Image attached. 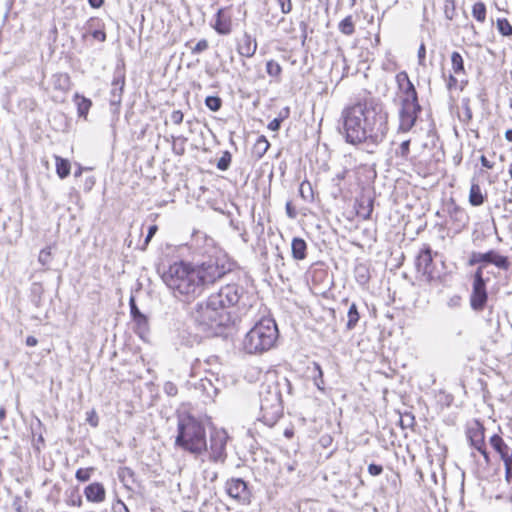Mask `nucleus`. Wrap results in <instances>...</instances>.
Wrapping results in <instances>:
<instances>
[{
    "mask_svg": "<svg viewBox=\"0 0 512 512\" xmlns=\"http://www.w3.org/2000/svg\"><path fill=\"white\" fill-rule=\"evenodd\" d=\"M345 139L358 145L366 141L381 142L388 132V113L374 98L359 101L342 111Z\"/></svg>",
    "mask_w": 512,
    "mask_h": 512,
    "instance_id": "1",
    "label": "nucleus"
},
{
    "mask_svg": "<svg viewBox=\"0 0 512 512\" xmlns=\"http://www.w3.org/2000/svg\"><path fill=\"white\" fill-rule=\"evenodd\" d=\"M200 279L194 265L184 261L173 263L162 275L163 282L173 295L184 302L193 301L203 293Z\"/></svg>",
    "mask_w": 512,
    "mask_h": 512,
    "instance_id": "2",
    "label": "nucleus"
},
{
    "mask_svg": "<svg viewBox=\"0 0 512 512\" xmlns=\"http://www.w3.org/2000/svg\"><path fill=\"white\" fill-rule=\"evenodd\" d=\"M175 445L183 450L199 455L206 449V431L201 421L183 413L178 415Z\"/></svg>",
    "mask_w": 512,
    "mask_h": 512,
    "instance_id": "3",
    "label": "nucleus"
},
{
    "mask_svg": "<svg viewBox=\"0 0 512 512\" xmlns=\"http://www.w3.org/2000/svg\"><path fill=\"white\" fill-rule=\"evenodd\" d=\"M192 319L200 332L206 336H216L229 324L231 318L228 311L213 305L212 300L207 298L196 305Z\"/></svg>",
    "mask_w": 512,
    "mask_h": 512,
    "instance_id": "4",
    "label": "nucleus"
},
{
    "mask_svg": "<svg viewBox=\"0 0 512 512\" xmlns=\"http://www.w3.org/2000/svg\"><path fill=\"white\" fill-rule=\"evenodd\" d=\"M278 328L271 318H262L246 333L242 348L248 354H261L274 347Z\"/></svg>",
    "mask_w": 512,
    "mask_h": 512,
    "instance_id": "5",
    "label": "nucleus"
},
{
    "mask_svg": "<svg viewBox=\"0 0 512 512\" xmlns=\"http://www.w3.org/2000/svg\"><path fill=\"white\" fill-rule=\"evenodd\" d=\"M260 415L258 420L272 427L283 414L281 392L277 384H264L259 391Z\"/></svg>",
    "mask_w": 512,
    "mask_h": 512,
    "instance_id": "6",
    "label": "nucleus"
},
{
    "mask_svg": "<svg viewBox=\"0 0 512 512\" xmlns=\"http://www.w3.org/2000/svg\"><path fill=\"white\" fill-rule=\"evenodd\" d=\"M194 267L201 277L200 281L204 289L231 271V264L224 257H210Z\"/></svg>",
    "mask_w": 512,
    "mask_h": 512,
    "instance_id": "7",
    "label": "nucleus"
},
{
    "mask_svg": "<svg viewBox=\"0 0 512 512\" xmlns=\"http://www.w3.org/2000/svg\"><path fill=\"white\" fill-rule=\"evenodd\" d=\"M245 294V289L235 283L227 284L221 287L216 293L211 294L208 298L212 300V304L218 308L227 311V309L237 305Z\"/></svg>",
    "mask_w": 512,
    "mask_h": 512,
    "instance_id": "8",
    "label": "nucleus"
},
{
    "mask_svg": "<svg viewBox=\"0 0 512 512\" xmlns=\"http://www.w3.org/2000/svg\"><path fill=\"white\" fill-rule=\"evenodd\" d=\"M422 107L419 102L400 101L398 133H408L415 126Z\"/></svg>",
    "mask_w": 512,
    "mask_h": 512,
    "instance_id": "9",
    "label": "nucleus"
},
{
    "mask_svg": "<svg viewBox=\"0 0 512 512\" xmlns=\"http://www.w3.org/2000/svg\"><path fill=\"white\" fill-rule=\"evenodd\" d=\"M125 87V69L124 65H117L111 82L109 103L112 114L117 115L120 111L122 94Z\"/></svg>",
    "mask_w": 512,
    "mask_h": 512,
    "instance_id": "10",
    "label": "nucleus"
},
{
    "mask_svg": "<svg viewBox=\"0 0 512 512\" xmlns=\"http://www.w3.org/2000/svg\"><path fill=\"white\" fill-rule=\"evenodd\" d=\"M228 435L224 430H214L210 434L209 446L206 449L209 459L215 463H224L227 458L226 444Z\"/></svg>",
    "mask_w": 512,
    "mask_h": 512,
    "instance_id": "11",
    "label": "nucleus"
},
{
    "mask_svg": "<svg viewBox=\"0 0 512 512\" xmlns=\"http://www.w3.org/2000/svg\"><path fill=\"white\" fill-rule=\"evenodd\" d=\"M487 299L486 281L483 278V267L480 266L473 276L472 292L470 295L471 308L475 311H482L485 308Z\"/></svg>",
    "mask_w": 512,
    "mask_h": 512,
    "instance_id": "12",
    "label": "nucleus"
},
{
    "mask_svg": "<svg viewBox=\"0 0 512 512\" xmlns=\"http://www.w3.org/2000/svg\"><path fill=\"white\" fill-rule=\"evenodd\" d=\"M416 269L422 274L427 282H432L440 277L433 263L432 249L429 245H424L416 258Z\"/></svg>",
    "mask_w": 512,
    "mask_h": 512,
    "instance_id": "13",
    "label": "nucleus"
},
{
    "mask_svg": "<svg viewBox=\"0 0 512 512\" xmlns=\"http://www.w3.org/2000/svg\"><path fill=\"white\" fill-rule=\"evenodd\" d=\"M225 491L229 497L237 501L241 505H249L251 503V491L247 482L242 478H230L225 483Z\"/></svg>",
    "mask_w": 512,
    "mask_h": 512,
    "instance_id": "14",
    "label": "nucleus"
},
{
    "mask_svg": "<svg viewBox=\"0 0 512 512\" xmlns=\"http://www.w3.org/2000/svg\"><path fill=\"white\" fill-rule=\"evenodd\" d=\"M484 432L483 425L479 421H474L468 426L466 436L470 445L479 451L483 455L486 464H489L490 457L486 450Z\"/></svg>",
    "mask_w": 512,
    "mask_h": 512,
    "instance_id": "15",
    "label": "nucleus"
},
{
    "mask_svg": "<svg viewBox=\"0 0 512 512\" xmlns=\"http://www.w3.org/2000/svg\"><path fill=\"white\" fill-rule=\"evenodd\" d=\"M477 263H489L495 265L501 270H508L510 268V262L508 257L500 255L494 250H489L486 253L474 252L469 260L470 265Z\"/></svg>",
    "mask_w": 512,
    "mask_h": 512,
    "instance_id": "16",
    "label": "nucleus"
},
{
    "mask_svg": "<svg viewBox=\"0 0 512 512\" xmlns=\"http://www.w3.org/2000/svg\"><path fill=\"white\" fill-rule=\"evenodd\" d=\"M396 81L402 92L400 101L419 102L417 91L406 72L398 73L396 75Z\"/></svg>",
    "mask_w": 512,
    "mask_h": 512,
    "instance_id": "17",
    "label": "nucleus"
},
{
    "mask_svg": "<svg viewBox=\"0 0 512 512\" xmlns=\"http://www.w3.org/2000/svg\"><path fill=\"white\" fill-rule=\"evenodd\" d=\"M212 27L220 35H228L232 30V19L228 9L220 8L215 14V22Z\"/></svg>",
    "mask_w": 512,
    "mask_h": 512,
    "instance_id": "18",
    "label": "nucleus"
},
{
    "mask_svg": "<svg viewBox=\"0 0 512 512\" xmlns=\"http://www.w3.org/2000/svg\"><path fill=\"white\" fill-rule=\"evenodd\" d=\"M489 443L503 462H512V448L505 443L501 436L494 434L490 437Z\"/></svg>",
    "mask_w": 512,
    "mask_h": 512,
    "instance_id": "19",
    "label": "nucleus"
},
{
    "mask_svg": "<svg viewBox=\"0 0 512 512\" xmlns=\"http://www.w3.org/2000/svg\"><path fill=\"white\" fill-rule=\"evenodd\" d=\"M257 50V42L250 34L244 33L237 42V52L246 58H251Z\"/></svg>",
    "mask_w": 512,
    "mask_h": 512,
    "instance_id": "20",
    "label": "nucleus"
},
{
    "mask_svg": "<svg viewBox=\"0 0 512 512\" xmlns=\"http://www.w3.org/2000/svg\"><path fill=\"white\" fill-rule=\"evenodd\" d=\"M84 494L88 501L100 503L105 500L106 492L101 483L95 482L85 488Z\"/></svg>",
    "mask_w": 512,
    "mask_h": 512,
    "instance_id": "21",
    "label": "nucleus"
},
{
    "mask_svg": "<svg viewBox=\"0 0 512 512\" xmlns=\"http://www.w3.org/2000/svg\"><path fill=\"white\" fill-rule=\"evenodd\" d=\"M292 257L295 260H304L307 256V244L304 239L295 237L291 242Z\"/></svg>",
    "mask_w": 512,
    "mask_h": 512,
    "instance_id": "22",
    "label": "nucleus"
},
{
    "mask_svg": "<svg viewBox=\"0 0 512 512\" xmlns=\"http://www.w3.org/2000/svg\"><path fill=\"white\" fill-rule=\"evenodd\" d=\"M270 147V143L264 135L257 138L253 145L252 153L257 159H261Z\"/></svg>",
    "mask_w": 512,
    "mask_h": 512,
    "instance_id": "23",
    "label": "nucleus"
},
{
    "mask_svg": "<svg viewBox=\"0 0 512 512\" xmlns=\"http://www.w3.org/2000/svg\"><path fill=\"white\" fill-rule=\"evenodd\" d=\"M484 196L481 188L477 183H473L470 188L469 202L472 206H480L484 203Z\"/></svg>",
    "mask_w": 512,
    "mask_h": 512,
    "instance_id": "24",
    "label": "nucleus"
},
{
    "mask_svg": "<svg viewBox=\"0 0 512 512\" xmlns=\"http://www.w3.org/2000/svg\"><path fill=\"white\" fill-rule=\"evenodd\" d=\"M75 100L79 117H86L92 105L91 100L85 97H81L78 94H76Z\"/></svg>",
    "mask_w": 512,
    "mask_h": 512,
    "instance_id": "25",
    "label": "nucleus"
},
{
    "mask_svg": "<svg viewBox=\"0 0 512 512\" xmlns=\"http://www.w3.org/2000/svg\"><path fill=\"white\" fill-rule=\"evenodd\" d=\"M452 70L455 74H465L464 60L461 54L457 51L451 54Z\"/></svg>",
    "mask_w": 512,
    "mask_h": 512,
    "instance_id": "26",
    "label": "nucleus"
},
{
    "mask_svg": "<svg viewBox=\"0 0 512 512\" xmlns=\"http://www.w3.org/2000/svg\"><path fill=\"white\" fill-rule=\"evenodd\" d=\"M347 317H348V321H347L346 327L348 330H352L356 327V325L360 319V314L358 312V309H357V306L355 303H352L350 305L348 312H347Z\"/></svg>",
    "mask_w": 512,
    "mask_h": 512,
    "instance_id": "27",
    "label": "nucleus"
},
{
    "mask_svg": "<svg viewBox=\"0 0 512 512\" xmlns=\"http://www.w3.org/2000/svg\"><path fill=\"white\" fill-rule=\"evenodd\" d=\"M56 172L57 175L64 179L70 174V163L68 160L61 158L59 156L56 157Z\"/></svg>",
    "mask_w": 512,
    "mask_h": 512,
    "instance_id": "28",
    "label": "nucleus"
},
{
    "mask_svg": "<svg viewBox=\"0 0 512 512\" xmlns=\"http://www.w3.org/2000/svg\"><path fill=\"white\" fill-rule=\"evenodd\" d=\"M472 16L480 23L486 20V6L483 2H476L472 7Z\"/></svg>",
    "mask_w": 512,
    "mask_h": 512,
    "instance_id": "29",
    "label": "nucleus"
},
{
    "mask_svg": "<svg viewBox=\"0 0 512 512\" xmlns=\"http://www.w3.org/2000/svg\"><path fill=\"white\" fill-rule=\"evenodd\" d=\"M338 28H339L340 32L343 33L344 35H347V36L352 35L354 33V31H355V27H354V22H353L352 16L345 17L339 23Z\"/></svg>",
    "mask_w": 512,
    "mask_h": 512,
    "instance_id": "30",
    "label": "nucleus"
},
{
    "mask_svg": "<svg viewBox=\"0 0 512 512\" xmlns=\"http://www.w3.org/2000/svg\"><path fill=\"white\" fill-rule=\"evenodd\" d=\"M313 367H314V372L315 374L313 375V381H314V384L315 386L320 390V391H324L325 389V382H324V379H323V371H322V368L321 366L314 362L313 363Z\"/></svg>",
    "mask_w": 512,
    "mask_h": 512,
    "instance_id": "31",
    "label": "nucleus"
},
{
    "mask_svg": "<svg viewBox=\"0 0 512 512\" xmlns=\"http://www.w3.org/2000/svg\"><path fill=\"white\" fill-rule=\"evenodd\" d=\"M355 278L360 285H365L369 281V271L365 265H358L355 268Z\"/></svg>",
    "mask_w": 512,
    "mask_h": 512,
    "instance_id": "32",
    "label": "nucleus"
},
{
    "mask_svg": "<svg viewBox=\"0 0 512 512\" xmlns=\"http://www.w3.org/2000/svg\"><path fill=\"white\" fill-rule=\"evenodd\" d=\"M54 86L56 89L68 90L70 87V78L67 74H57L54 76Z\"/></svg>",
    "mask_w": 512,
    "mask_h": 512,
    "instance_id": "33",
    "label": "nucleus"
},
{
    "mask_svg": "<svg viewBox=\"0 0 512 512\" xmlns=\"http://www.w3.org/2000/svg\"><path fill=\"white\" fill-rule=\"evenodd\" d=\"M497 29L503 36H512V25L506 18L497 20Z\"/></svg>",
    "mask_w": 512,
    "mask_h": 512,
    "instance_id": "34",
    "label": "nucleus"
},
{
    "mask_svg": "<svg viewBox=\"0 0 512 512\" xmlns=\"http://www.w3.org/2000/svg\"><path fill=\"white\" fill-rule=\"evenodd\" d=\"M266 72L271 77H279L282 72V68L278 62L269 60L266 63Z\"/></svg>",
    "mask_w": 512,
    "mask_h": 512,
    "instance_id": "35",
    "label": "nucleus"
},
{
    "mask_svg": "<svg viewBox=\"0 0 512 512\" xmlns=\"http://www.w3.org/2000/svg\"><path fill=\"white\" fill-rule=\"evenodd\" d=\"M299 192H300L301 197L304 200L310 201V200L313 199L312 187H311V184L308 181H303L300 184Z\"/></svg>",
    "mask_w": 512,
    "mask_h": 512,
    "instance_id": "36",
    "label": "nucleus"
},
{
    "mask_svg": "<svg viewBox=\"0 0 512 512\" xmlns=\"http://www.w3.org/2000/svg\"><path fill=\"white\" fill-rule=\"evenodd\" d=\"M205 105L213 112L220 110L222 106V100L218 96H208L205 99Z\"/></svg>",
    "mask_w": 512,
    "mask_h": 512,
    "instance_id": "37",
    "label": "nucleus"
},
{
    "mask_svg": "<svg viewBox=\"0 0 512 512\" xmlns=\"http://www.w3.org/2000/svg\"><path fill=\"white\" fill-rule=\"evenodd\" d=\"M462 109H463V122H470L473 118V113L470 107V99L469 98H463L461 101Z\"/></svg>",
    "mask_w": 512,
    "mask_h": 512,
    "instance_id": "38",
    "label": "nucleus"
},
{
    "mask_svg": "<svg viewBox=\"0 0 512 512\" xmlns=\"http://www.w3.org/2000/svg\"><path fill=\"white\" fill-rule=\"evenodd\" d=\"M129 305H130V313H131V316L133 317V319H142L144 323L147 322V318L145 315H143L139 309L137 308L136 306V303H135V300L133 297L130 298V301H129Z\"/></svg>",
    "mask_w": 512,
    "mask_h": 512,
    "instance_id": "39",
    "label": "nucleus"
},
{
    "mask_svg": "<svg viewBox=\"0 0 512 512\" xmlns=\"http://www.w3.org/2000/svg\"><path fill=\"white\" fill-rule=\"evenodd\" d=\"M410 152V140H404L396 150V155L407 158Z\"/></svg>",
    "mask_w": 512,
    "mask_h": 512,
    "instance_id": "40",
    "label": "nucleus"
},
{
    "mask_svg": "<svg viewBox=\"0 0 512 512\" xmlns=\"http://www.w3.org/2000/svg\"><path fill=\"white\" fill-rule=\"evenodd\" d=\"M231 162V155L226 152L218 161L217 168L221 171H225L229 168Z\"/></svg>",
    "mask_w": 512,
    "mask_h": 512,
    "instance_id": "41",
    "label": "nucleus"
},
{
    "mask_svg": "<svg viewBox=\"0 0 512 512\" xmlns=\"http://www.w3.org/2000/svg\"><path fill=\"white\" fill-rule=\"evenodd\" d=\"M276 5L280 8L283 14H288L292 10L291 0H274Z\"/></svg>",
    "mask_w": 512,
    "mask_h": 512,
    "instance_id": "42",
    "label": "nucleus"
},
{
    "mask_svg": "<svg viewBox=\"0 0 512 512\" xmlns=\"http://www.w3.org/2000/svg\"><path fill=\"white\" fill-rule=\"evenodd\" d=\"M163 390L168 396H175L178 393L177 386L171 381L165 382Z\"/></svg>",
    "mask_w": 512,
    "mask_h": 512,
    "instance_id": "43",
    "label": "nucleus"
},
{
    "mask_svg": "<svg viewBox=\"0 0 512 512\" xmlns=\"http://www.w3.org/2000/svg\"><path fill=\"white\" fill-rule=\"evenodd\" d=\"M75 476H76V479L81 482L88 481L90 478V470L80 468L76 471Z\"/></svg>",
    "mask_w": 512,
    "mask_h": 512,
    "instance_id": "44",
    "label": "nucleus"
},
{
    "mask_svg": "<svg viewBox=\"0 0 512 512\" xmlns=\"http://www.w3.org/2000/svg\"><path fill=\"white\" fill-rule=\"evenodd\" d=\"M201 387L207 393L208 396H211V391L216 393L217 389L213 386L212 382L208 379H201Z\"/></svg>",
    "mask_w": 512,
    "mask_h": 512,
    "instance_id": "45",
    "label": "nucleus"
},
{
    "mask_svg": "<svg viewBox=\"0 0 512 512\" xmlns=\"http://www.w3.org/2000/svg\"><path fill=\"white\" fill-rule=\"evenodd\" d=\"M208 48V41L205 39H202L197 42V44L192 48V53L199 54L203 51H205Z\"/></svg>",
    "mask_w": 512,
    "mask_h": 512,
    "instance_id": "46",
    "label": "nucleus"
},
{
    "mask_svg": "<svg viewBox=\"0 0 512 512\" xmlns=\"http://www.w3.org/2000/svg\"><path fill=\"white\" fill-rule=\"evenodd\" d=\"M417 57H418V63L419 65L421 66H425V59H426V47H425V44L424 43H421L419 48H418V53H417Z\"/></svg>",
    "mask_w": 512,
    "mask_h": 512,
    "instance_id": "47",
    "label": "nucleus"
},
{
    "mask_svg": "<svg viewBox=\"0 0 512 512\" xmlns=\"http://www.w3.org/2000/svg\"><path fill=\"white\" fill-rule=\"evenodd\" d=\"M183 118L184 115L180 110H174L170 115L171 121L176 125L181 124L183 122Z\"/></svg>",
    "mask_w": 512,
    "mask_h": 512,
    "instance_id": "48",
    "label": "nucleus"
},
{
    "mask_svg": "<svg viewBox=\"0 0 512 512\" xmlns=\"http://www.w3.org/2000/svg\"><path fill=\"white\" fill-rule=\"evenodd\" d=\"M400 422L403 427H411L414 424V416L410 413H406L401 417Z\"/></svg>",
    "mask_w": 512,
    "mask_h": 512,
    "instance_id": "49",
    "label": "nucleus"
},
{
    "mask_svg": "<svg viewBox=\"0 0 512 512\" xmlns=\"http://www.w3.org/2000/svg\"><path fill=\"white\" fill-rule=\"evenodd\" d=\"M382 472H383V467H382L381 465L371 463V464L368 466V473H369L371 476H378V475H380Z\"/></svg>",
    "mask_w": 512,
    "mask_h": 512,
    "instance_id": "50",
    "label": "nucleus"
},
{
    "mask_svg": "<svg viewBox=\"0 0 512 512\" xmlns=\"http://www.w3.org/2000/svg\"><path fill=\"white\" fill-rule=\"evenodd\" d=\"M284 117H278L274 118L269 124L268 129L271 131H278L281 126V122L283 121Z\"/></svg>",
    "mask_w": 512,
    "mask_h": 512,
    "instance_id": "51",
    "label": "nucleus"
},
{
    "mask_svg": "<svg viewBox=\"0 0 512 512\" xmlns=\"http://www.w3.org/2000/svg\"><path fill=\"white\" fill-rule=\"evenodd\" d=\"M158 228L156 225H152L148 229V233L146 235L144 244L148 245V243L151 241V239L154 237L155 233L157 232Z\"/></svg>",
    "mask_w": 512,
    "mask_h": 512,
    "instance_id": "52",
    "label": "nucleus"
},
{
    "mask_svg": "<svg viewBox=\"0 0 512 512\" xmlns=\"http://www.w3.org/2000/svg\"><path fill=\"white\" fill-rule=\"evenodd\" d=\"M92 37L100 42H104L106 40V33L103 30H94L92 32Z\"/></svg>",
    "mask_w": 512,
    "mask_h": 512,
    "instance_id": "53",
    "label": "nucleus"
},
{
    "mask_svg": "<svg viewBox=\"0 0 512 512\" xmlns=\"http://www.w3.org/2000/svg\"><path fill=\"white\" fill-rule=\"evenodd\" d=\"M457 84H458L457 78L453 75H449V78L447 81V89L451 91L452 89L456 88Z\"/></svg>",
    "mask_w": 512,
    "mask_h": 512,
    "instance_id": "54",
    "label": "nucleus"
},
{
    "mask_svg": "<svg viewBox=\"0 0 512 512\" xmlns=\"http://www.w3.org/2000/svg\"><path fill=\"white\" fill-rule=\"evenodd\" d=\"M285 208H286V214L289 218L293 219L296 217V211H295L294 207L292 206L291 202H287Z\"/></svg>",
    "mask_w": 512,
    "mask_h": 512,
    "instance_id": "55",
    "label": "nucleus"
},
{
    "mask_svg": "<svg viewBox=\"0 0 512 512\" xmlns=\"http://www.w3.org/2000/svg\"><path fill=\"white\" fill-rule=\"evenodd\" d=\"M505 467V477L508 481L512 478V462H503Z\"/></svg>",
    "mask_w": 512,
    "mask_h": 512,
    "instance_id": "56",
    "label": "nucleus"
},
{
    "mask_svg": "<svg viewBox=\"0 0 512 512\" xmlns=\"http://www.w3.org/2000/svg\"><path fill=\"white\" fill-rule=\"evenodd\" d=\"M480 162L482 166L487 169H492L494 167V163L490 162L484 155L480 157Z\"/></svg>",
    "mask_w": 512,
    "mask_h": 512,
    "instance_id": "57",
    "label": "nucleus"
},
{
    "mask_svg": "<svg viewBox=\"0 0 512 512\" xmlns=\"http://www.w3.org/2000/svg\"><path fill=\"white\" fill-rule=\"evenodd\" d=\"M114 512H130L127 506L119 501L118 505L114 507Z\"/></svg>",
    "mask_w": 512,
    "mask_h": 512,
    "instance_id": "58",
    "label": "nucleus"
},
{
    "mask_svg": "<svg viewBox=\"0 0 512 512\" xmlns=\"http://www.w3.org/2000/svg\"><path fill=\"white\" fill-rule=\"evenodd\" d=\"M50 256V253L48 251L42 250L39 255V261L42 264H46L48 261V257Z\"/></svg>",
    "mask_w": 512,
    "mask_h": 512,
    "instance_id": "59",
    "label": "nucleus"
},
{
    "mask_svg": "<svg viewBox=\"0 0 512 512\" xmlns=\"http://www.w3.org/2000/svg\"><path fill=\"white\" fill-rule=\"evenodd\" d=\"M37 343H38V340L34 336H28L26 338V345L27 346L33 347V346H36Z\"/></svg>",
    "mask_w": 512,
    "mask_h": 512,
    "instance_id": "60",
    "label": "nucleus"
},
{
    "mask_svg": "<svg viewBox=\"0 0 512 512\" xmlns=\"http://www.w3.org/2000/svg\"><path fill=\"white\" fill-rule=\"evenodd\" d=\"M104 0H88V3L92 8H99L102 6Z\"/></svg>",
    "mask_w": 512,
    "mask_h": 512,
    "instance_id": "61",
    "label": "nucleus"
},
{
    "mask_svg": "<svg viewBox=\"0 0 512 512\" xmlns=\"http://www.w3.org/2000/svg\"><path fill=\"white\" fill-rule=\"evenodd\" d=\"M455 214H456L457 219H459V220H462V218L465 217L464 212L462 210H460L459 208H455Z\"/></svg>",
    "mask_w": 512,
    "mask_h": 512,
    "instance_id": "62",
    "label": "nucleus"
},
{
    "mask_svg": "<svg viewBox=\"0 0 512 512\" xmlns=\"http://www.w3.org/2000/svg\"><path fill=\"white\" fill-rule=\"evenodd\" d=\"M505 138L507 141L512 142V129H508L505 132Z\"/></svg>",
    "mask_w": 512,
    "mask_h": 512,
    "instance_id": "63",
    "label": "nucleus"
},
{
    "mask_svg": "<svg viewBox=\"0 0 512 512\" xmlns=\"http://www.w3.org/2000/svg\"><path fill=\"white\" fill-rule=\"evenodd\" d=\"M6 417V410L4 407H0V422H2Z\"/></svg>",
    "mask_w": 512,
    "mask_h": 512,
    "instance_id": "64",
    "label": "nucleus"
}]
</instances>
